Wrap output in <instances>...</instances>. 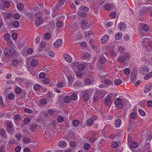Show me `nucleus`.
Returning a JSON list of instances; mask_svg holds the SVG:
<instances>
[{"mask_svg": "<svg viewBox=\"0 0 152 152\" xmlns=\"http://www.w3.org/2000/svg\"><path fill=\"white\" fill-rule=\"evenodd\" d=\"M19 23L18 21H15L13 23V26L14 27L17 28L19 26Z\"/></svg>", "mask_w": 152, "mask_h": 152, "instance_id": "nucleus-43", "label": "nucleus"}, {"mask_svg": "<svg viewBox=\"0 0 152 152\" xmlns=\"http://www.w3.org/2000/svg\"><path fill=\"white\" fill-rule=\"evenodd\" d=\"M41 88L40 86L38 84H36L34 87V89L36 91H38Z\"/></svg>", "mask_w": 152, "mask_h": 152, "instance_id": "nucleus-47", "label": "nucleus"}, {"mask_svg": "<svg viewBox=\"0 0 152 152\" xmlns=\"http://www.w3.org/2000/svg\"><path fill=\"white\" fill-rule=\"evenodd\" d=\"M145 75L144 77V79L145 80H148L152 76V72H151Z\"/></svg>", "mask_w": 152, "mask_h": 152, "instance_id": "nucleus-26", "label": "nucleus"}, {"mask_svg": "<svg viewBox=\"0 0 152 152\" xmlns=\"http://www.w3.org/2000/svg\"><path fill=\"white\" fill-rule=\"evenodd\" d=\"M136 80V77L134 75H133L131 77V80L132 83H134Z\"/></svg>", "mask_w": 152, "mask_h": 152, "instance_id": "nucleus-37", "label": "nucleus"}, {"mask_svg": "<svg viewBox=\"0 0 152 152\" xmlns=\"http://www.w3.org/2000/svg\"><path fill=\"white\" fill-rule=\"evenodd\" d=\"M44 37L45 39H48L50 37V34L48 33H46L44 35Z\"/></svg>", "mask_w": 152, "mask_h": 152, "instance_id": "nucleus-54", "label": "nucleus"}, {"mask_svg": "<svg viewBox=\"0 0 152 152\" xmlns=\"http://www.w3.org/2000/svg\"><path fill=\"white\" fill-rule=\"evenodd\" d=\"M77 68L79 70L82 71L84 69L85 66L83 64H81L78 65Z\"/></svg>", "mask_w": 152, "mask_h": 152, "instance_id": "nucleus-22", "label": "nucleus"}, {"mask_svg": "<svg viewBox=\"0 0 152 152\" xmlns=\"http://www.w3.org/2000/svg\"><path fill=\"white\" fill-rule=\"evenodd\" d=\"M3 4L4 7L6 8L10 6L9 2L7 1H5L4 2Z\"/></svg>", "mask_w": 152, "mask_h": 152, "instance_id": "nucleus-52", "label": "nucleus"}, {"mask_svg": "<svg viewBox=\"0 0 152 152\" xmlns=\"http://www.w3.org/2000/svg\"><path fill=\"white\" fill-rule=\"evenodd\" d=\"M33 52V50L31 48H28L26 51L28 54H31Z\"/></svg>", "mask_w": 152, "mask_h": 152, "instance_id": "nucleus-62", "label": "nucleus"}, {"mask_svg": "<svg viewBox=\"0 0 152 152\" xmlns=\"http://www.w3.org/2000/svg\"><path fill=\"white\" fill-rule=\"evenodd\" d=\"M6 131L3 129H0V135L1 136L5 134Z\"/></svg>", "mask_w": 152, "mask_h": 152, "instance_id": "nucleus-57", "label": "nucleus"}, {"mask_svg": "<svg viewBox=\"0 0 152 152\" xmlns=\"http://www.w3.org/2000/svg\"><path fill=\"white\" fill-rule=\"evenodd\" d=\"M39 76L40 78H43L45 77L46 75L45 72H41L39 74Z\"/></svg>", "mask_w": 152, "mask_h": 152, "instance_id": "nucleus-59", "label": "nucleus"}, {"mask_svg": "<svg viewBox=\"0 0 152 152\" xmlns=\"http://www.w3.org/2000/svg\"><path fill=\"white\" fill-rule=\"evenodd\" d=\"M130 56L129 54L126 53L123 56L119 57L118 59V61L121 63L124 62L125 60H128Z\"/></svg>", "mask_w": 152, "mask_h": 152, "instance_id": "nucleus-7", "label": "nucleus"}, {"mask_svg": "<svg viewBox=\"0 0 152 152\" xmlns=\"http://www.w3.org/2000/svg\"><path fill=\"white\" fill-rule=\"evenodd\" d=\"M118 28L120 30H124L126 28L125 23L123 22L121 23L118 25Z\"/></svg>", "mask_w": 152, "mask_h": 152, "instance_id": "nucleus-15", "label": "nucleus"}, {"mask_svg": "<svg viewBox=\"0 0 152 152\" xmlns=\"http://www.w3.org/2000/svg\"><path fill=\"white\" fill-rule=\"evenodd\" d=\"M109 40V37L108 35H105L102 37L101 39V42L102 44H104L107 42Z\"/></svg>", "mask_w": 152, "mask_h": 152, "instance_id": "nucleus-14", "label": "nucleus"}, {"mask_svg": "<svg viewBox=\"0 0 152 152\" xmlns=\"http://www.w3.org/2000/svg\"><path fill=\"white\" fill-rule=\"evenodd\" d=\"M138 146L137 143L135 141H133L131 142V146L133 148H136Z\"/></svg>", "mask_w": 152, "mask_h": 152, "instance_id": "nucleus-36", "label": "nucleus"}, {"mask_svg": "<svg viewBox=\"0 0 152 152\" xmlns=\"http://www.w3.org/2000/svg\"><path fill=\"white\" fill-rule=\"evenodd\" d=\"M90 147V145L89 143H87L84 145L83 148L84 149L86 150H87L89 149Z\"/></svg>", "mask_w": 152, "mask_h": 152, "instance_id": "nucleus-44", "label": "nucleus"}, {"mask_svg": "<svg viewBox=\"0 0 152 152\" xmlns=\"http://www.w3.org/2000/svg\"><path fill=\"white\" fill-rule=\"evenodd\" d=\"M141 25L143 30L145 31H147L149 30L148 26V25L142 23Z\"/></svg>", "mask_w": 152, "mask_h": 152, "instance_id": "nucleus-28", "label": "nucleus"}, {"mask_svg": "<svg viewBox=\"0 0 152 152\" xmlns=\"http://www.w3.org/2000/svg\"><path fill=\"white\" fill-rule=\"evenodd\" d=\"M7 128H11L13 127V124L11 122H9L7 123Z\"/></svg>", "mask_w": 152, "mask_h": 152, "instance_id": "nucleus-58", "label": "nucleus"}, {"mask_svg": "<svg viewBox=\"0 0 152 152\" xmlns=\"http://www.w3.org/2000/svg\"><path fill=\"white\" fill-rule=\"evenodd\" d=\"M103 7L105 10L109 11L111 9V5L110 4H105L103 5Z\"/></svg>", "mask_w": 152, "mask_h": 152, "instance_id": "nucleus-32", "label": "nucleus"}, {"mask_svg": "<svg viewBox=\"0 0 152 152\" xmlns=\"http://www.w3.org/2000/svg\"><path fill=\"white\" fill-rule=\"evenodd\" d=\"M10 37V35L8 34H7L5 35L4 38L5 40L8 41L9 40Z\"/></svg>", "mask_w": 152, "mask_h": 152, "instance_id": "nucleus-51", "label": "nucleus"}, {"mask_svg": "<svg viewBox=\"0 0 152 152\" xmlns=\"http://www.w3.org/2000/svg\"><path fill=\"white\" fill-rule=\"evenodd\" d=\"M13 17L14 19L18 20L20 18V15L18 13H15L13 14Z\"/></svg>", "mask_w": 152, "mask_h": 152, "instance_id": "nucleus-39", "label": "nucleus"}, {"mask_svg": "<svg viewBox=\"0 0 152 152\" xmlns=\"http://www.w3.org/2000/svg\"><path fill=\"white\" fill-rule=\"evenodd\" d=\"M121 119H117L115 123V127L117 128L119 127L121 124Z\"/></svg>", "mask_w": 152, "mask_h": 152, "instance_id": "nucleus-20", "label": "nucleus"}, {"mask_svg": "<svg viewBox=\"0 0 152 152\" xmlns=\"http://www.w3.org/2000/svg\"><path fill=\"white\" fill-rule=\"evenodd\" d=\"M12 65L13 66H16L18 64V61L16 59H14L12 61Z\"/></svg>", "mask_w": 152, "mask_h": 152, "instance_id": "nucleus-42", "label": "nucleus"}, {"mask_svg": "<svg viewBox=\"0 0 152 152\" xmlns=\"http://www.w3.org/2000/svg\"><path fill=\"white\" fill-rule=\"evenodd\" d=\"M54 52L52 51H49L48 53V56L51 58H53L54 57Z\"/></svg>", "mask_w": 152, "mask_h": 152, "instance_id": "nucleus-48", "label": "nucleus"}, {"mask_svg": "<svg viewBox=\"0 0 152 152\" xmlns=\"http://www.w3.org/2000/svg\"><path fill=\"white\" fill-rule=\"evenodd\" d=\"M90 91L91 90L88 89L80 92V95L82 96V99L84 101H86L88 100L89 97L88 94Z\"/></svg>", "mask_w": 152, "mask_h": 152, "instance_id": "nucleus-1", "label": "nucleus"}, {"mask_svg": "<svg viewBox=\"0 0 152 152\" xmlns=\"http://www.w3.org/2000/svg\"><path fill=\"white\" fill-rule=\"evenodd\" d=\"M88 22L84 20H83L80 24V27L83 29H85L87 28Z\"/></svg>", "mask_w": 152, "mask_h": 152, "instance_id": "nucleus-12", "label": "nucleus"}, {"mask_svg": "<svg viewBox=\"0 0 152 152\" xmlns=\"http://www.w3.org/2000/svg\"><path fill=\"white\" fill-rule=\"evenodd\" d=\"M103 94V92L102 91L97 90L96 91L94 95L97 96L100 99L102 97Z\"/></svg>", "mask_w": 152, "mask_h": 152, "instance_id": "nucleus-16", "label": "nucleus"}, {"mask_svg": "<svg viewBox=\"0 0 152 152\" xmlns=\"http://www.w3.org/2000/svg\"><path fill=\"white\" fill-rule=\"evenodd\" d=\"M130 70L128 68L125 69L124 70V73L126 75H129L130 73Z\"/></svg>", "mask_w": 152, "mask_h": 152, "instance_id": "nucleus-45", "label": "nucleus"}, {"mask_svg": "<svg viewBox=\"0 0 152 152\" xmlns=\"http://www.w3.org/2000/svg\"><path fill=\"white\" fill-rule=\"evenodd\" d=\"M43 22V20L41 17H38L35 20V25L38 27Z\"/></svg>", "mask_w": 152, "mask_h": 152, "instance_id": "nucleus-8", "label": "nucleus"}, {"mask_svg": "<svg viewBox=\"0 0 152 152\" xmlns=\"http://www.w3.org/2000/svg\"><path fill=\"white\" fill-rule=\"evenodd\" d=\"M65 60L68 63H70L72 61V59L69 55L67 53H65L63 56Z\"/></svg>", "mask_w": 152, "mask_h": 152, "instance_id": "nucleus-11", "label": "nucleus"}, {"mask_svg": "<svg viewBox=\"0 0 152 152\" xmlns=\"http://www.w3.org/2000/svg\"><path fill=\"white\" fill-rule=\"evenodd\" d=\"M82 58L86 60H89L90 58V55L88 53H83L82 55Z\"/></svg>", "mask_w": 152, "mask_h": 152, "instance_id": "nucleus-17", "label": "nucleus"}, {"mask_svg": "<svg viewBox=\"0 0 152 152\" xmlns=\"http://www.w3.org/2000/svg\"><path fill=\"white\" fill-rule=\"evenodd\" d=\"M149 71V69L146 66L142 65L141 66L139 70L140 73L143 75H146Z\"/></svg>", "mask_w": 152, "mask_h": 152, "instance_id": "nucleus-6", "label": "nucleus"}, {"mask_svg": "<svg viewBox=\"0 0 152 152\" xmlns=\"http://www.w3.org/2000/svg\"><path fill=\"white\" fill-rule=\"evenodd\" d=\"M115 104L117 108L119 109H121L123 107V104L122 103V101L121 99L117 98L114 101Z\"/></svg>", "mask_w": 152, "mask_h": 152, "instance_id": "nucleus-5", "label": "nucleus"}, {"mask_svg": "<svg viewBox=\"0 0 152 152\" xmlns=\"http://www.w3.org/2000/svg\"><path fill=\"white\" fill-rule=\"evenodd\" d=\"M23 142L26 143H28L31 142L30 139L29 138L27 137H24L23 139Z\"/></svg>", "mask_w": 152, "mask_h": 152, "instance_id": "nucleus-29", "label": "nucleus"}, {"mask_svg": "<svg viewBox=\"0 0 152 152\" xmlns=\"http://www.w3.org/2000/svg\"><path fill=\"white\" fill-rule=\"evenodd\" d=\"M30 122V119L29 118H25L23 120V123L25 124H27Z\"/></svg>", "mask_w": 152, "mask_h": 152, "instance_id": "nucleus-50", "label": "nucleus"}, {"mask_svg": "<svg viewBox=\"0 0 152 152\" xmlns=\"http://www.w3.org/2000/svg\"><path fill=\"white\" fill-rule=\"evenodd\" d=\"M37 64L38 61L36 59L33 60L31 62V65L34 67H36V66L37 65Z\"/></svg>", "mask_w": 152, "mask_h": 152, "instance_id": "nucleus-25", "label": "nucleus"}, {"mask_svg": "<svg viewBox=\"0 0 152 152\" xmlns=\"http://www.w3.org/2000/svg\"><path fill=\"white\" fill-rule=\"evenodd\" d=\"M37 127L36 125L34 124L30 126V130L31 131H33Z\"/></svg>", "mask_w": 152, "mask_h": 152, "instance_id": "nucleus-60", "label": "nucleus"}, {"mask_svg": "<svg viewBox=\"0 0 152 152\" xmlns=\"http://www.w3.org/2000/svg\"><path fill=\"white\" fill-rule=\"evenodd\" d=\"M67 78L68 80L69 85H71L74 80L73 76L69 75L67 76Z\"/></svg>", "mask_w": 152, "mask_h": 152, "instance_id": "nucleus-21", "label": "nucleus"}, {"mask_svg": "<svg viewBox=\"0 0 152 152\" xmlns=\"http://www.w3.org/2000/svg\"><path fill=\"white\" fill-rule=\"evenodd\" d=\"M14 118L15 120L16 121H19L20 120L21 117L20 115L18 114L15 115Z\"/></svg>", "mask_w": 152, "mask_h": 152, "instance_id": "nucleus-40", "label": "nucleus"}, {"mask_svg": "<svg viewBox=\"0 0 152 152\" xmlns=\"http://www.w3.org/2000/svg\"><path fill=\"white\" fill-rule=\"evenodd\" d=\"M98 118V116L94 115L92 116L91 118L88 119L86 122V125L90 126L93 124L94 121L96 120Z\"/></svg>", "mask_w": 152, "mask_h": 152, "instance_id": "nucleus-4", "label": "nucleus"}, {"mask_svg": "<svg viewBox=\"0 0 152 152\" xmlns=\"http://www.w3.org/2000/svg\"><path fill=\"white\" fill-rule=\"evenodd\" d=\"M15 95L13 93L9 94L8 95V98L10 100H12L14 99Z\"/></svg>", "mask_w": 152, "mask_h": 152, "instance_id": "nucleus-35", "label": "nucleus"}, {"mask_svg": "<svg viewBox=\"0 0 152 152\" xmlns=\"http://www.w3.org/2000/svg\"><path fill=\"white\" fill-rule=\"evenodd\" d=\"M22 89L19 87L17 86L15 89V91L17 94H20L22 92Z\"/></svg>", "mask_w": 152, "mask_h": 152, "instance_id": "nucleus-33", "label": "nucleus"}, {"mask_svg": "<svg viewBox=\"0 0 152 152\" xmlns=\"http://www.w3.org/2000/svg\"><path fill=\"white\" fill-rule=\"evenodd\" d=\"M79 124V121L77 120H74L72 122V124L73 126L75 127H77Z\"/></svg>", "mask_w": 152, "mask_h": 152, "instance_id": "nucleus-31", "label": "nucleus"}, {"mask_svg": "<svg viewBox=\"0 0 152 152\" xmlns=\"http://www.w3.org/2000/svg\"><path fill=\"white\" fill-rule=\"evenodd\" d=\"M122 37V34L120 32L116 33L115 34V38L116 40L121 39Z\"/></svg>", "mask_w": 152, "mask_h": 152, "instance_id": "nucleus-19", "label": "nucleus"}, {"mask_svg": "<svg viewBox=\"0 0 152 152\" xmlns=\"http://www.w3.org/2000/svg\"><path fill=\"white\" fill-rule=\"evenodd\" d=\"M21 149V147L20 146H17L16 147L15 149V150L16 152H20Z\"/></svg>", "mask_w": 152, "mask_h": 152, "instance_id": "nucleus-64", "label": "nucleus"}, {"mask_svg": "<svg viewBox=\"0 0 152 152\" xmlns=\"http://www.w3.org/2000/svg\"><path fill=\"white\" fill-rule=\"evenodd\" d=\"M15 52V51L11 48L5 49L4 51V54L5 55H10L13 54Z\"/></svg>", "mask_w": 152, "mask_h": 152, "instance_id": "nucleus-10", "label": "nucleus"}, {"mask_svg": "<svg viewBox=\"0 0 152 152\" xmlns=\"http://www.w3.org/2000/svg\"><path fill=\"white\" fill-rule=\"evenodd\" d=\"M64 118H63L61 116H59L57 117V120L58 122L61 123L63 122L64 121Z\"/></svg>", "mask_w": 152, "mask_h": 152, "instance_id": "nucleus-56", "label": "nucleus"}, {"mask_svg": "<svg viewBox=\"0 0 152 152\" xmlns=\"http://www.w3.org/2000/svg\"><path fill=\"white\" fill-rule=\"evenodd\" d=\"M63 25V23L60 21H58L56 23V26L57 27L60 28Z\"/></svg>", "mask_w": 152, "mask_h": 152, "instance_id": "nucleus-41", "label": "nucleus"}, {"mask_svg": "<svg viewBox=\"0 0 152 152\" xmlns=\"http://www.w3.org/2000/svg\"><path fill=\"white\" fill-rule=\"evenodd\" d=\"M145 40L146 42L148 43V45L150 46H152V42L150 40H148V38H145Z\"/></svg>", "mask_w": 152, "mask_h": 152, "instance_id": "nucleus-63", "label": "nucleus"}, {"mask_svg": "<svg viewBox=\"0 0 152 152\" xmlns=\"http://www.w3.org/2000/svg\"><path fill=\"white\" fill-rule=\"evenodd\" d=\"M7 130L9 133H10L12 135L14 133V129L13 127L11 128H7Z\"/></svg>", "mask_w": 152, "mask_h": 152, "instance_id": "nucleus-38", "label": "nucleus"}, {"mask_svg": "<svg viewBox=\"0 0 152 152\" xmlns=\"http://www.w3.org/2000/svg\"><path fill=\"white\" fill-rule=\"evenodd\" d=\"M137 116L135 112L132 113L130 115V117L132 119H134Z\"/></svg>", "mask_w": 152, "mask_h": 152, "instance_id": "nucleus-46", "label": "nucleus"}, {"mask_svg": "<svg viewBox=\"0 0 152 152\" xmlns=\"http://www.w3.org/2000/svg\"><path fill=\"white\" fill-rule=\"evenodd\" d=\"M17 7L18 10H22L23 8V4L20 3L17 5Z\"/></svg>", "mask_w": 152, "mask_h": 152, "instance_id": "nucleus-34", "label": "nucleus"}, {"mask_svg": "<svg viewBox=\"0 0 152 152\" xmlns=\"http://www.w3.org/2000/svg\"><path fill=\"white\" fill-rule=\"evenodd\" d=\"M115 83L117 85H119L121 83V81L119 79H116L115 80Z\"/></svg>", "mask_w": 152, "mask_h": 152, "instance_id": "nucleus-55", "label": "nucleus"}, {"mask_svg": "<svg viewBox=\"0 0 152 152\" xmlns=\"http://www.w3.org/2000/svg\"><path fill=\"white\" fill-rule=\"evenodd\" d=\"M152 85L150 83L147 84L144 88V92L145 93H147L149 92L151 89Z\"/></svg>", "mask_w": 152, "mask_h": 152, "instance_id": "nucleus-13", "label": "nucleus"}, {"mask_svg": "<svg viewBox=\"0 0 152 152\" xmlns=\"http://www.w3.org/2000/svg\"><path fill=\"white\" fill-rule=\"evenodd\" d=\"M59 88H61L63 86V82H60L59 83H58L56 85Z\"/></svg>", "mask_w": 152, "mask_h": 152, "instance_id": "nucleus-61", "label": "nucleus"}, {"mask_svg": "<svg viewBox=\"0 0 152 152\" xmlns=\"http://www.w3.org/2000/svg\"><path fill=\"white\" fill-rule=\"evenodd\" d=\"M104 83L107 87L108 85H110L112 84V82L109 79L105 80L103 82Z\"/></svg>", "mask_w": 152, "mask_h": 152, "instance_id": "nucleus-27", "label": "nucleus"}, {"mask_svg": "<svg viewBox=\"0 0 152 152\" xmlns=\"http://www.w3.org/2000/svg\"><path fill=\"white\" fill-rule=\"evenodd\" d=\"M15 137L18 140H21V134L20 133H17L15 135Z\"/></svg>", "mask_w": 152, "mask_h": 152, "instance_id": "nucleus-53", "label": "nucleus"}, {"mask_svg": "<svg viewBox=\"0 0 152 152\" xmlns=\"http://www.w3.org/2000/svg\"><path fill=\"white\" fill-rule=\"evenodd\" d=\"M88 8L83 6L81 7L79 9L78 14L79 16L84 18L86 16V12L88 11Z\"/></svg>", "mask_w": 152, "mask_h": 152, "instance_id": "nucleus-2", "label": "nucleus"}, {"mask_svg": "<svg viewBox=\"0 0 152 152\" xmlns=\"http://www.w3.org/2000/svg\"><path fill=\"white\" fill-rule=\"evenodd\" d=\"M112 94V93H109L104 99V104L107 106H110L113 102L111 99Z\"/></svg>", "mask_w": 152, "mask_h": 152, "instance_id": "nucleus-3", "label": "nucleus"}, {"mask_svg": "<svg viewBox=\"0 0 152 152\" xmlns=\"http://www.w3.org/2000/svg\"><path fill=\"white\" fill-rule=\"evenodd\" d=\"M62 44V41L61 39H57L53 44V45L56 48H58L61 47Z\"/></svg>", "mask_w": 152, "mask_h": 152, "instance_id": "nucleus-9", "label": "nucleus"}, {"mask_svg": "<svg viewBox=\"0 0 152 152\" xmlns=\"http://www.w3.org/2000/svg\"><path fill=\"white\" fill-rule=\"evenodd\" d=\"M138 111L139 114L142 116H145V112L141 109H139Z\"/></svg>", "mask_w": 152, "mask_h": 152, "instance_id": "nucleus-49", "label": "nucleus"}, {"mask_svg": "<svg viewBox=\"0 0 152 152\" xmlns=\"http://www.w3.org/2000/svg\"><path fill=\"white\" fill-rule=\"evenodd\" d=\"M66 142L64 141H60L58 143V145L59 147L61 148H65L66 145Z\"/></svg>", "mask_w": 152, "mask_h": 152, "instance_id": "nucleus-18", "label": "nucleus"}, {"mask_svg": "<svg viewBox=\"0 0 152 152\" xmlns=\"http://www.w3.org/2000/svg\"><path fill=\"white\" fill-rule=\"evenodd\" d=\"M64 101L65 103H69L71 101L70 97L68 96H65L64 98Z\"/></svg>", "mask_w": 152, "mask_h": 152, "instance_id": "nucleus-23", "label": "nucleus"}, {"mask_svg": "<svg viewBox=\"0 0 152 152\" xmlns=\"http://www.w3.org/2000/svg\"><path fill=\"white\" fill-rule=\"evenodd\" d=\"M111 145L113 148H115L118 147L119 145L118 143L116 141H114L112 142L111 144Z\"/></svg>", "mask_w": 152, "mask_h": 152, "instance_id": "nucleus-30", "label": "nucleus"}, {"mask_svg": "<svg viewBox=\"0 0 152 152\" xmlns=\"http://www.w3.org/2000/svg\"><path fill=\"white\" fill-rule=\"evenodd\" d=\"M77 94L78 92L73 93L71 96V100L72 99L73 101L75 100L77 98Z\"/></svg>", "mask_w": 152, "mask_h": 152, "instance_id": "nucleus-24", "label": "nucleus"}]
</instances>
